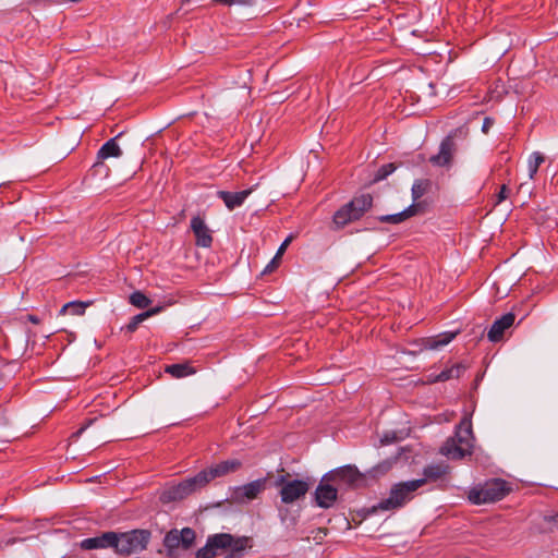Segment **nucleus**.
<instances>
[{
    "label": "nucleus",
    "mask_w": 558,
    "mask_h": 558,
    "mask_svg": "<svg viewBox=\"0 0 558 558\" xmlns=\"http://www.w3.org/2000/svg\"><path fill=\"white\" fill-rule=\"evenodd\" d=\"M238 546H242L243 549L252 548V538L248 536H234L230 533L210 534L206 539V544L195 551V558H216L221 553H229Z\"/></svg>",
    "instance_id": "obj_1"
},
{
    "label": "nucleus",
    "mask_w": 558,
    "mask_h": 558,
    "mask_svg": "<svg viewBox=\"0 0 558 558\" xmlns=\"http://www.w3.org/2000/svg\"><path fill=\"white\" fill-rule=\"evenodd\" d=\"M472 422L463 417L457 426L456 435L449 438L441 447L440 452L451 459H463L472 453L473 448Z\"/></svg>",
    "instance_id": "obj_2"
},
{
    "label": "nucleus",
    "mask_w": 558,
    "mask_h": 558,
    "mask_svg": "<svg viewBox=\"0 0 558 558\" xmlns=\"http://www.w3.org/2000/svg\"><path fill=\"white\" fill-rule=\"evenodd\" d=\"M150 539L151 532L146 529L116 532L114 553L125 557L141 553L147 548Z\"/></svg>",
    "instance_id": "obj_3"
},
{
    "label": "nucleus",
    "mask_w": 558,
    "mask_h": 558,
    "mask_svg": "<svg viewBox=\"0 0 558 558\" xmlns=\"http://www.w3.org/2000/svg\"><path fill=\"white\" fill-rule=\"evenodd\" d=\"M372 206L373 196L369 193L354 196L333 214L332 221L338 228H343L348 223L359 220Z\"/></svg>",
    "instance_id": "obj_4"
},
{
    "label": "nucleus",
    "mask_w": 558,
    "mask_h": 558,
    "mask_svg": "<svg viewBox=\"0 0 558 558\" xmlns=\"http://www.w3.org/2000/svg\"><path fill=\"white\" fill-rule=\"evenodd\" d=\"M324 481L333 483L339 490L357 489L367 485V474L360 472L355 465L348 464L326 473Z\"/></svg>",
    "instance_id": "obj_5"
},
{
    "label": "nucleus",
    "mask_w": 558,
    "mask_h": 558,
    "mask_svg": "<svg viewBox=\"0 0 558 558\" xmlns=\"http://www.w3.org/2000/svg\"><path fill=\"white\" fill-rule=\"evenodd\" d=\"M425 484V480H413L396 484L389 494V497L379 501L374 507V511L379 510H395L402 507L405 502L411 500L412 494Z\"/></svg>",
    "instance_id": "obj_6"
},
{
    "label": "nucleus",
    "mask_w": 558,
    "mask_h": 558,
    "mask_svg": "<svg viewBox=\"0 0 558 558\" xmlns=\"http://www.w3.org/2000/svg\"><path fill=\"white\" fill-rule=\"evenodd\" d=\"M510 490L511 488L507 481L494 478L486 482L481 488L470 490L469 500L474 505L495 502L505 498Z\"/></svg>",
    "instance_id": "obj_7"
},
{
    "label": "nucleus",
    "mask_w": 558,
    "mask_h": 558,
    "mask_svg": "<svg viewBox=\"0 0 558 558\" xmlns=\"http://www.w3.org/2000/svg\"><path fill=\"white\" fill-rule=\"evenodd\" d=\"M207 485V480L205 474H201L199 472L192 477L185 478L180 482L178 485L170 486L162 490L160 494V500L163 504H169L172 501L182 500L189 495L195 493L196 490L203 488Z\"/></svg>",
    "instance_id": "obj_8"
},
{
    "label": "nucleus",
    "mask_w": 558,
    "mask_h": 558,
    "mask_svg": "<svg viewBox=\"0 0 558 558\" xmlns=\"http://www.w3.org/2000/svg\"><path fill=\"white\" fill-rule=\"evenodd\" d=\"M196 532L192 527L170 530L163 538L167 555L174 558L179 555V550L187 551L192 549L196 544Z\"/></svg>",
    "instance_id": "obj_9"
},
{
    "label": "nucleus",
    "mask_w": 558,
    "mask_h": 558,
    "mask_svg": "<svg viewBox=\"0 0 558 558\" xmlns=\"http://www.w3.org/2000/svg\"><path fill=\"white\" fill-rule=\"evenodd\" d=\"M290 475H279L275 486L280 487L279 496L282 504L289 505L305 497L310 489V483L304 480H289Z\"/></svg>",
    "instance_id": "obj_10"
},
{
    "label": "nucleus",
    "mask_w": 558,
    "mask_h": 558,
    "mask_svg": "<svg viewBox=\"0 0 558 558\" xmlns=\"http://www.w3.org/2000/svg\"><path fill=\"white\" fill-rule=\"evenodd\" d=\"M457 151V145L452 135L446 136L439 146V151L429 157V162L436 167H450L453 156Z\"/></svg>",
    "instance_id": "obj_11"
},
{
    "label": "nucleus",
    "mask_w": 558,
    "mask_h": 558,
    "mask_svg": "<svg viewBox=\"0 0 558 558\" xmlns=\"http://www.w3.org/2000/svg\"><path fill=\"white\" fill-rule=\"evenodd\" d=\"M267 481V477L258 478L242 486L235 487L232 497L239 502L253 500L266 489Z\"/></svg>",
    "instance_id": "obj_12"
},
{
    "label": "nucleus",
    "mask_w": 558,
    "mask_h": 558,
    "mask_svg": "<svg viewBox=\"0 0 558 558\" xmlns=\"http://www.w3.org/2000/svg\"><path fill=\"white\" fill-rule=\"evenodd\" d=\"M338 493V487L331 482L324 481L323 476L320 483L315 489V501L318 507L328 509L337 501Z\"/></svg>",
    "instance_id": "obj_13"
},
{
    "label": "nucleus",
    "mask_w": 558,
    "mask_h": 558,
    "mask_svg": "<svg viewBox=\"0 0 558 558\" xmlns=\"http://www.w3.org/2000/svg\"><path fill=\"white\" fill-rule=\"evenodd\" d=\"M242 468V462L238 459H230L221 461L215 465H211L199 473L206 475L207 484L216 477H222L230 473H234Z\"/></svg>",
    "instance_id": "obj_14"
},
{
    "label": "nucleus",
    "mask_w": 558,
    "mask_h": 558,
    "mask_svg": "<svg viewBox=\"0 0 558 558\" xmlns=\"http://www.w3.org/2000/svg\"><path fill=\"white\" fill-rule=\"evenodd\" d=\"M116 532L108 531L104 532L98 536L85 538L81 542L80 546L84 550L100 549V548H112L117 545Z\"/></svg>",
    "instance_id": "obj_15"
},
{
    "label": "nucleus",
    "mask_w": 558,
    "mask_h": 558,
    "mask_svg": "<svg viewBox=\"0 0 558 558\" xmlns=\"http://www.w3.org/2000/svg\"><path fill=\"white\" fill-rule=\"evenodd\" d=\"M191 229L195 235V243L197 246L209 247L211 245L213 236L210 230L199 216L192 218Z\"/></svg>",
    "instance_id": "obj_16"
},
{
    "label": "nucleus",
    "mask_w": 558,
    "mask_h": 558,
    "mask_svg": "<svg viewBox=\"0 0 558 558\" xmlns=\"http://www.w3.org/2000/svg\"><path fill=\"white\" fill-rule=\"evenodd\" d=\"M515 315L513 313H507L496 319L487 332L488 340L492 342L501 340L505 331L513 325Z\"/></svg>",
    "instance_id": "obj_17"
},
{
    "label": "nucleus",
    "mask_w": 558,
    "mask_h": 558,
    "mask_svg": "<svg viewBox=\"0 0 558 558\" xmlns=\"http://www.w3.org/2000/svg\"><path fill=\"white\" fill-rule=\"evenodd\" d=\"M122 135V133H119L117 136L110 138L97 151V161L95 162V167L98 165H101L104 160L114 157H121L122 156V149L117 143V140Z\"/></svg>",
    "instance_id": "obj_18"
},
{
    "label": "nucleus",
    "mask_w": 558,
    "mask_h": 558,
    "mask_svg": "<svg viewBox=\"0 0 558 558\" xmlns=\"http://www.w3.org/2000/svg\"><path fill=\"white\" fill-rule=\"evenodd\" d=\"M252 193V189L240 192L218 191L217 196L225 203L229 210L240 207Z\"/></svg>",
    "instance_id": "obj_19"
},
{
    "label": "nucleus",
    "mask_w": 558,
    "mask_h": 558,
    "mask_svg": "<svg viewBox=\"0 0 558 558\" xmlns=\"http://www.w3.org/2000/svg\"><path fill=\"white\" fill-rule=\"evenodd\" d=\"M420 204H411L408 208L404 210L392 214V215H383L378 216L377 220L383 223H391V225H399L407 219L415 216L418 213Z\"/></svg>",
    "instance_id": "obj_20"
},
{
    "label": "nucleus",
    "mask_w": 558,
    "mask_h": 558,
    "mask_svg": "<svg viewBox=\"0 0 558 558\" xmlns=\"http://www.w3.org/2000/svg\"><path fill=\"white\" fill-rule=\"evenodd\" d=\"M160 311H161V307L157 306V307H154V308H149V310H147V311H145L143 313H140V314L133 316L131 318V320L129 322V324L125 325L124 327H122L121 329L132 333V332H134L138 328L141 323H143L147 318L158 314Z\"/></svg>",
    "instance_id": "obj_21"
},
{
    "label": "nucleus",
    "mask_w": 558,
    "mask_h": 558,
    "mask_svg": "<svg viewBox=\"0 0 558 558\" xmlns=\"http://www.w3.org/2000/svg\"><path fill=\"white\" fill-rule=\"evenodd\" d=\"M449 471V466L445 463L430 464L424 468L422 480L427 481H437L442 478Z\"/></svg>",
    "instance_id": "obj_22"
},
{
    "label": "nucleus",
    "mask_w": 558,
    "mask_h": 558,
    "mask_svg": "<svg viewBox=\"0 0 558 558\" xmlns=\"http://www.w3.org/2000/svg\"><path fill=\"white\" fill-rule=\"evenodd\" d=\"M458 335V331H448L439 333L436 337L427 338L425 347L430 350L439 349L440 347L447 345L450 343L456 336Z\"/></svg>",
    "instance_id": "obj_23"
},
{
    "label": "nucleus",
    "mask_w": 558,
    "mask_h": 558,
    "mask_svg": "<svg viewBox=\"0 0 558 558\" xmlns=\"http://www.w3.org/2000/svg\"><path fill=\"white\" fill-rule=\"evenodd\" d=\"M165 372L174 378H183L196 373V369L190 363H178L167 365Z\"/></svg>",
    "instance_id": "obj_24"
},
{
    "label": "nucleus",
    "mask_w": 558,
    "mask_h": 558,
    "mask_svg": "<svg viewBox=\"0 0 558 558\" xmlns=\"http://www.w3.org/2000/svg\"><path fill=\"white\" fill-rule=\"evenodd\" d=\"M432 181L429 179H417L414 181L411 194L413 202H417L421 197H423L426 193H428L432 189ZM416 204V203H413Z\"/></svg>",
    "instance_id": "obj_25"
},
{
    "label": "nucleus",
    "mask_w": 558,
    "mask_h": 558,
    "mask_svg": "<svg viewBox=\"0 0 558 558\" xmlns=\"http://www.w3.org/2000/svg\"><path fill=\"white\" fill-rule=\"evenodd\" d=\"M92 301L82 302V301H72L64 304L60 310V315L71 314L81 316L85 313L86 308L92 305Z\"/></svg>",
    "instance_id": "obj_26"
},
{
    "label": "nucleus",
    "mask_w": 558,
    "mask_h": 558,
    "mask_svg": "<svg viewBox=\"0 0 558 558\" xmlns=\"http://www.w3.org/2000/svg\"><path fill=\"white\" fill-rule=\"evenodd\" d=\"M392 468V461L391 460H384L379 462L377 465L368 470L365 474H367V477L377 478L379 476L385 475L390 471Z\"/></svg>",
    "instance_id": "obj_27"
},
{
    "label": "nucleus",
    "mask_w": 558,
    "mask_h": 558,
    "mask_svg": "<svg viewBox=\"0 0 558 558\" xmlns=\"http://www.w3.org/2000/svg\"><path fill=\"white\" fill-rule=\"evenodd\" d=\"M545 157L539 151H534L529 158V177L534 179L535 174L538 171L539 166L544 162Z\"/></svg>",
    "instance_id": "obj_28"
},
{
    "label": "nucleus",
    "mask_w": 558,
    "mask_h": 558,
    "mask_svg": "<svg viewBox=\"0 0 558 558\" xmlns=\"http://www.w3.org/2000/svg\"><path fill=\"white\" fill-rule=\"evenodd\" d=\"M129 301L137 308H146L151 304V300L141 291H134L131 293Z\"/></svg>",
    "instance_id": "obj_29"
},
{
    "label": "nucleus",
    "mask_w": 558,
    "mask_h": 558,
    "mask_svg": "<svg viewBox=\"0 0 558 558\" xmlns=\"http://www.w3.org/2000/svg\"><path fill=\"white\" fill-rule=\"evenodd\" d=\"M278 515L282 524L287 527H294L298 523V517L290 515V510L286 507H278Z\"/></svg>",
    "instance_id": "obj_30"
},
{
    "label": "nucleus",
    "mask_w": 558,
    "mask_h": 558,
    "mask_svg": "<svg viewBox=\"0 0 558 558\" xmlns=\"http://www.w3.org/2000/svg\"><path fill=\"white\" fill-rule=\"evenodd\" d=\"M397 166L392 162L383 165L376 172L374 177V181L378 182L385 180L388 175L395 172Z\"/></svg>",
    "instance_id": "obj_31"
},
{
    "label": "nucleus",
    "mask_w": 558,
    "mask_h": 558,
    "mask_svg": "<svg viewBox=\"0 0 558 558\" xmlns=\"http://www.w3.org/2000/svg\"><path fill=\"white\" fill-rule=\"evenodd\" d=\"M313 533H314L313 539L315 541V543L322 544L324 538L328 534V529L327 527H318L317 530L313 531Z\"/></svg>",
    "instance_id": "obj_32"
},
{
    "label": "nucleus",
    "mask_w": 558,
    "mask_h": 558,
    "mask_svg": "<svg viewBox=\"0 0 558 558\" xmlns=\"http://www.w3.org/2000/svg\"><path fill=\"white\" fill-rule=\"evenodd\" d=\"M398 441V436L395 432L385 433L384 436L380 438L381 445H389Z\"/></svg>",
    "instance_id": "obj_33"
},
{
    "label": "nucleus",
    "mask_w": 558,
    "mask_h": 558,
    "mask_svg": "<svg viewBox=\"0 0 558 558\" xmlns=\"http://www.w3.org/2000/svg\"><path fill=\"white\" fill-rule=\"evenodd\" d=\"M465 369H466V367L461 363L452 365L450 367V373L452 374V378H459L465 372Z\"/></svg>",
    "instance_id": "obj_34"
},
{
    "label": "nucleus",
    "mask_w": 558,
    "mask_h": 558,
    "mask_svg": "<svg viewBox=\"0 0 558 558\" xmlns=\"http://www.w3.org/2000/svg\"><path fill=\"white\" fill-rule=\"evenodd\" d=\"M217 4L233 5V4H250L251 0H214Z\"/></svg>",
    "instance_id": "obj_35"
},
{
    "label": "nucleus",
    "mask_w": 558,
    "mask_h": 558,
    "mask_svg": "<svg viewBox=\"0 0 558 558\" xmlns=\"http://www.w3.org/2000/svg\"><path fill=\"white\" fill-rule=\"evenodd\" d=\"M508 194H509V189L507 187V185L506 184L501 185L500 191L497 194L496 205L504 202L508 197Z\"/></svg>",
    "instance_id": "obj_36"
},
{
    "label": "nucleus",
    "mask_w": 558,
    "mask_h": 558,
    "mask_svg": "<svg viewBox=\"0 0 558 558\" xmlns=\"http://www.w3.org/2000/svg\"><path fill=\"white\" fill-rule=\"evenodd\" d=\"M493 124H494V119L486 117L483 121L482 132L487 134L488 131L490 130V128L493 126Z\"/></svg>",
    "instance_id": "obj_37"
},
{
    "label": "nucleus",
    "mask_w": 558,
    "mask_h": 558,
    "mask_svg": "<svg viewBox=\"0 0 558 558\" xmlns=\"http://www.w3.org/2000/svg\"><path fill=\"white\" fill-rule=\"evenodd\" d=\"M21 320L22 322H29V323L35 324V325H38L41 322L38 316L33 315V314H27V315L21 317Z\"/></svg>",
    "instance_id": "obj_38"
},
{
    "label": "nucleus",
    "mask_w": 558,
    "mask_h": 558,
    "mask_svg": "<svg viewBox=\"0 0 558 558\" xmlns=\"http://www.w3.org/2000/svg\"><path fill=\"white\" fill-rule=\"evenodd\" d=\"M449 379H452V374L450 373V368L444 369L437 376V380L438 381H446V380H449Z\"/></svg>",
    "instance_id": "obj_39"
},
{
    "label": "nucleus",
    "mask_w": 558,
    "mask_h": 558,
    "mask_svg": "<svg viewBox=\"0 0 558 558\" xmlns=\"http://www.w3.org/2000/svg\"><path fill=\"white\" fill-rule=\"evenodd\" d=\"M545 520L553 526L558 529V512L553 515L545 517Z\"/></svg>",
    "instance_id": "obj_40"
},
{
    "label": "nucleus",
    "mask_w": 558,
    "mask_h": 558,
    "mask_svg": "<svg viewBox=\"0 0 558 558\" xmlns=\"http://www.w3.org/2000/svg\"><path fill=\"white\" fill-rule=\"evenodd\" d=\"M277 258H278V256H276V257H275V258H274V259H272V260H271V262L266 266V268H265L264 272H269V271H271V270L276 267V265H277Z\"/></svg>",
    "instance_id": "obj_41"
},
{
    "label": "nucleus",
    "mask_w": 558,
    "mask_h": 558,
    "mask_svg": "<svg viewBox=\"0 0 558 558\" xmlns=\"http://www.w3.org/2000/svg\"><path fill=\"white\" fill-rule=\"evenodd\" d=\"M289 242H290V239L284 240V242L280 245L276 256L281 255L284 252V250L287 248Z\"/></svg>",
    "instance_id": "obj_42"
},
{
    "label": "nucleus",
    "mask_w": 558,
    "mask_h": 558,
    "mask_svg": "<svg viewBox=\"0 0 558 558\" xmlns=\"http://www.w3.org/2000/svg\"><path fill=\"white\" fill-rule=\"evenodd\" d=\"M87 425H84L83 427H81L77 432H76V435H80L82 434L85 429H86Z\"/></svg>",
    "instance_id": "obj_43"
},
{
    "label": "nucleus",
    "mask_w": 558,
    "mask_h": 558,
    "mask_svg": "<svg viewBox=\"0 0 558 558\" xmlns=\"http://www.w3.org/2000/svg\"><path fill=\"white\" fill-rule=\"evenodd\" d=\"M191 0H182V4L190 2Z\"/></svg>",
    "instance_id": "obj_44"
}]
</instances>
